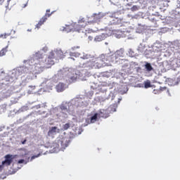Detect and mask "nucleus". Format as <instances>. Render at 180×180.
I'll use <instances>...</instances> for the list:
<instances>
[{
	"mask_svg": "<svg viewBox=\"0 0 180 180\" xmlns=\"http://www.w3.org/2000/svg\"><path fill=\"white\" fill-rule=\"evenodd\" d=\"M72 49V50H75V49H79V46H74Z\"/></svg>",
	"mask_w": 180,
	"mask_h": 180,
	"instance_id": "a878e982",
	"label": "nucleus"
},
{
	"mask_svg": "<svg viewBox=\"0 0 180 180\" xmlns=\"http://www.w3.org/2000/svg\"><path fill=\"white\" fill-rule=\"evenodd\" d=\"M117 22H119V19L117 18Z\"/></svg>",
	"mask_w": 180,
	"mask_h": 180,
	"instance_id": "2f4dec72",
	"label": "nucleus"
},
{
	"mask_svg": "<svg viewBox=\"0 0 180 180\" xmlns=\"http://www.w3.org/2000/svg\"><path fill=\"white\" fill-rule=\"evenodd\" d=\"M4 165H0V172L4 169Z\"/></svg>",
	"mask_w": 180,
	"mask_h": 180,
	"instance_id": "5701e85b",
	"label": "nucleus"
},
{
	"mask_svg": "<svg viewBox=\"0 0 180 180\" xmlns=\"http://www.w3.org/2000/svg\"><path fill=\"white\" fill-rule=\"evenodd\" d=\"M131 11H139V7H137V6H134L133 7L131 8Z\"/></svg>",
	"mask_w": 180,
	"mask_h": 180,
	"instance_id": "6ab92c4d",
	"label": "nucleus"
},
{
	"mask_svg": "<svg viewBox=\"0 0 180 180\" xmlns=\"http://www.w3.org/2000/svg\"><path fill=\"white\" fill-rule=\"evenodd\" d=\"M89 65L91 67V68H102L106 65V63L102 58H95L91 61L89 62Z\"/></svg>",
	"mask_w": 180,
	"mask_h": 180,
	"instance_id": "f257e3e1",
	"label": "nucleus"
},
{
	"mask_svg": "<svg viewBox=\"0 0 180 180\" xmlns=\"http://www.w3.org/2000/svg\"><path fill=\"white\" fill-rule=\"evenodd\" d=\"M35 58L36 60H41V58H43V54L40 53H37L35 54Z\"/></svg>",
	"mask_w": 180,
	"mask_h": 180,
	"instance_id": "ddd939ff",
	"label": "nucleus"
},
{
	"mask_svg": "<svg viewBox=\"0 0 180 180\" xmlns=\"http://www.w3.org/2000/svg\"><path fill=\"white\" fill-rule=\"evenodd\" d=\"M4 2H5V0H0V6L4 4Z\"/></svg>",
	"mask_w": 180,
	"mask_h": 180,
	"instance_id": "b1692460",
	"label": "nucleus"
},
{
	"mask_svg": "<svg viewBox=\"0 0 180 180\" xmlns=\"http://www.w3.org/2000/svg\"><path fill=\"white\" fill-rule=\"evenodd\" d=\"M58 143L60 144L63 148H65V147H68V142L65 141V139H62L61 140L58 141Z\"/></svg>",
	"mask_w": 180,
	"mask_h": 180,
	"instance_id": "0eeeda50",
	"label": "nucleus"
},
{
	"mask_svg": "<svg viewBox=\"0 0 180 180\" xmlns=\"http://www.w3.org/2000/svg\"><path fill=\"white\" fill-rule=\"evenodd\" d=\"M39 155H40V153L37 155H33L32 157H31V161H33V160H34V158H38V157Z\"/></svg>",
	"mask_w": 180,
	"mask_h": 180,
	"instance_id": "aec40b11",
	"label": "nucleus"
},
{
	"mask_svg": "<svg viewBox=\"0 0 180 180\" xmlns=\"http://www.w3.org/2000/svg\"><path fill=\"white\" fill-rule=\"evenodd\" d=\"M56 53L51 51L49 53L48 58L45 60L46 65H54V59L56 58Z\"/></svg>",
	"mask_w": 180,
	"mask_h": 180,
	"instance_id": "7ed1b4c3",
	"label": "nucleus"
},
{
	"mask_svg": "<svg viewBox=\"0 0 180 180\" xmlns=\"http://www.w3.org/2000/svg\"><path fill=\"white\" fill-rule=\"evenodd\" d=\"M26 70H27V68H22V71H26Z\"/></svg>",
	"mask_w": 180,
	"mask_h": 180,
	"instance_id": "c85d7f7f",
	"label": "nucleus"
},
{
	"mask_svg": "<svg viewBox=\"0 0 180 180\" xmlns=\"http://www.w3.org/2000/svg\"><path fill=\"white\" fill-rule=\"evenodd\" d=\"M70 56L72 57H79V53L72 52L70 53Z\"/></svg>",
	"mask_w": 180,
	"mask_h": 180,
	"instance_id": "f3484780",
	"label": "nucleus"
},
{
	"mask_svg": "<svg viewBox=\"0 0 180 180\" xmlns=\"http://www.w3.org/2000/svg\"><path fill=\"white\" fill-rule=\"evenodd\" d=\"M53 15V13H50V9L46 10L45 15L40 19L39 22L36 25L37 29H40V27L44 24V22L49 19Z\"/></svg>",
	"mask_w": 180,
	"mask_h": 180,
	"instance_id": "f03ea898",
	"label": "nucleus"
},
{
	"mask_svg": "<svg viewBox=\"0 0 180 180\" xmlns=\"http://www.w3.org/2000/svg\"><path fill=\"white\" fill-rule=\"evenodd\" d=\"M98 120V113H95L90 119L91 123H95Z\"/></svg>",
	"mask_w": 180,
	"mask_h": 180,
	"instance_id": "9b49d317",
	"label": "nucleus"
},
{
	"mask_svg": "<svg viewBox=\"0 0 180 180\" xmlns=\"http://www.w3.org/2000/svg\"><path fill=\"white\" fill-rule=\"evenodd\" d=\"M6 54V49H3L1 51H0V57H3V56H5Z\"/></svg>",
	"mask_w": 180,
	"mask_h": 180,
	"instance_id": "dca6fc26",
	"label": "nucleus"
},
{
	"mask_svg": "<svg viewBox=\"0 0 180 180\" xmlns=\"http://www.w3.org/2000/svg\"><path fill=\"white\" fill-rule=\"evenodd\" d=\"M35 90H36V86H29L27 94H29L30 95L32 94H34Z\"/></svg>",
	"mask_w": 180,
	"mask_h": 180,
	"instance_id": "1a4fd4ad",
	"label": "nucleus"
},
{
	"mask_svg": "<svg viewBox=\"0 0 180 180\" xmlns=\"http://www.w3.org/2000/svg\"><path fill=\"white\" fill-rule=\"evenodd\" d=\"M101 117H105L106 119V117H109V113H107L105 115H102Z\"/></svg>",
	"mask_w": 180,
	"mask_h": 180,
	"instance_id": "4be33fe9",
	"label": "nucleus"
},
{
	"mask_svg": "<svg viewBox=\"0 0 180 180\" xmlns=\"http://www.w3.org/2000/svg\"><path fill=\"white\" fill-rule=\"evenodd\" d=\"M144 87L146 89L151 88V82H150V81L145 82Z\"/></svg>",
	"mask_w": 180,
	"mask_h": 180,
	"instance_id": "4468645a",
	"label": "nucleus"
},
{
	"mask_svg": "<svg viewBox=\"0 0 180 180\" xmlns=\"http://www.w3.org/2000/svg\"><path fill=\"white\" fill-rule=\"evenodd\" d=\"M89 39L90 41H92V40H94V37H93L89 36Z\"/></svg>",
	"mask_w": 180,
	"mask_h": 180,
	"instance_id": "393cba45",
	"label": "nucleus"
},
{
	"mask_svg": "<svg viewBox=\"0 0 180 180\" xmlns=\"http://www.w3.org/2000/svg\"><path fill=\"white\" fill-rule=\"evenodd\" d=\"M60 133V129H57V127H52L48 131V136H51L56 133Z\"/></svg>",
	"mask_w": 180,
	"mask_h": 180,
	"instance_id": "423d86ee",
	"label": "nucleus"
},
{
	"mask_svg": "<svg viewBox=\"0 0 180 180\" xmlns=\"http://www.w3.org/2000/svg\"><path fill=\"white\" fill-rule=\"evenodd\" d=\"M70 127H71V124H70V123H66V124H63V130H68V129Z\"/></svg>",
	"mask_w": 180,
	"mask_h": 180,
	"instance_id": "2eb2a0df",
	"label": "nucleus"
},
{
	"mask_svg": "<svg viewBox=\"0 0 180 180\" xmlns=\"http://www.w3.org/2000/svg\"><path fill=\"white\" fill-rule=\"evenodd\" d=\"M26 143V139L24 140L22 142V144H25Z\"/></svg>",
	"mask_w": 180,
	"mask_h": 180,
	"instance_id": "cd10ccee",
	"label": "nucleus"
},
{
	"mask_svg": "<svg viewBox=\"0 0 180 180\" xmlns=\"http://www.w3.org/2000/svg\"><path fill=\"white\" fill-rule=\"evenodd\" d=\"M145 68H146V71H148V72H150V71H153V70H154V68H153V66H151V64H150L149 63H147L145 65Z\"/></svg>",
	"mask_w": 180,
	"mask_h": 180,
	"instance_id": "9d476101",
	"label": "nucleus"
},
{
	"mask_svg": "<svg viewBox=\"0 0 180 180\" xmlns=\"http://www.w3.org/2000/svg\"><path fill=\"white\" fill-rule=\"evenodd\" d=\"M162 1H165L166 2H169V0H162Z\"/></svg>",
	"mask_w": 180,
	"mask_h": 180,
	"instance_id": "c756f323",
	"label": "nucleus"
},
{
	"mask_svg": "<svg viewBox=\"0 0 180 180\" xmlns=\"http://www.w3.org/2000/svg\"><path fill=\"white\" fill-rule=\"evenodd\" d=\"M4 158L5 160L2 162V165H6L7 167H9V165H11L13 161V155L8 154L6 155Z\"/></svg>",
	"mask_w": 180,
	"mask_h": 180,
	"instance_id": "20e7f679",
	"label": "nucleus"
},
{
	"mask_svg": "<svg viewBox=\"0 0 180 180\" xmlns=\"http://www.w3.org/2000/svg\"><path fill=\"white\" fill-rule=\"evenodd\" d=\"M104 112H106V110H103V112H102V111H100V113H101V115H102Z\"/></svg>",
	"mask_w": 180,
	"mask_h": 180,
	"instance_id": "bb28decb",
	"label": "nucleus"
},
{
	"mask_svg": "<svg viewBox=\"0 0 180 180\" xmlns=\"http://www.w3.org/2000/svg\"><path fill=\"white\" fill-rule=\"evenodd\" d=\"M153 92H155V90H153Z\"/></svg>",
	"mask_w": 180,
	"mask_h": 180,
	"instance_id": "473e14b6",
	"label": "nucleus"
},
{
	"mask_svg": "<svg viewBox=\"0 0 180 180\" xmlns=\"http://www.w3.org/2000/svg\"><path fill=\"white\" fill-rule=\"evenodd\" d=\"M101 19H102V16L100 14L94 15V22H101Z\"/></svg>",
	"mask_w": 180,
	"mask_h": 180,
	"instance_id": "f8f14e48",
	"label": "nucleus"
},
{
	"mask_svg": "<svg viewBox=\"0 0 180 180\" xmlns=\"http://www.w3.org/2000/svg\"><path fill=\"white\" fill-rule=\"evenodd\" d=\"M56 88L57 92H63V91H64V84L59 83Z\"/></svg>",
	"mask_w": 180,
	"mask_h": 180,
	"instance_id": "6e6552de",
	"label": "nucleus"
},
{
	"mask_svg": "<svg viewBox=\"0 0 180 180\" xmlns=\"http://www.w3.org/2000/svg\"><path fill=\"white\" fill-rule=\"evenodd\" d=\"M8 36H9V34H1L0 35V39H6L8 37Z\"/></svg>",
	"mask_w": 180,
	"mask_h": 180,
	"instance_id": "a211bd4d",
	"label": "nucleus"
},
{
	"mask_svg": "<svg viewBox=\"0 0 180 180\" xmlns=\"http://www.w3.org/2000/svg\"><path fill=\"white\" fill-rule=\"evenodd\" d=\"M23 162H25V160H23V159H21V160H18V164H23Z\"/></svg>",
	"mask_w": 180,
	"mask_h": 180,
	"instance_id": "412c9836",
	"label": "nucleus"
},
{
	"mask_svg": "<svg viewBox=\"0 0 180 180\" xmlns=\"http://www.w3.org/2000/svg\"><path fill=\"white\" fill-rule=\"evenodd\" d=\"M108 37V34H101V35H97L95 38L94 40L95 41H102L105 40Z\"/></svg>",
	"mask_w": 180,
	"mask_h": 180,
	"instance_id": "39448f33",
	"label": "nucleus"
},
{
	"mask_svg": "<svg viewBox=\"0 0 180 180\" xmlns=\"http://www.w3.org/2000/svg\"><path fill=\"white\" fill-rule=\"evenodd\" d=\"M114 23H115V25H118L119 24V22H114Z\"/></svg>",
	"mask_w": 180,
	"mask_h": 180,
	"instance_id": "7c9ffc66",
	"label": "nucleus"
}]
</instances>
